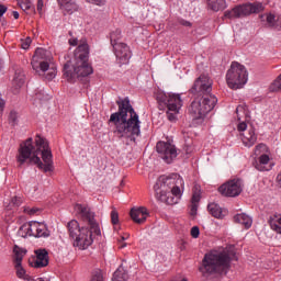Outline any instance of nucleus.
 <instances>
[{"label": "nucleus", "mask_w": 281, "mask_h": 281, "mask_svg": "<svg viewBox=\"0 0 281 281\" xmlns=\"http://www.w3.org/2000/svg\"><path fill=\"white\" fill-rule=\"evenodd\" d=\"M75 212L79 221L88 226L80 227L78 221L71 220L67 224L69 238L74 240V247H78L80 250L89 249L93 245V236H100L101 234L100 226L95 223V215L89 206L76 204Z\"/></svg>", "instance_id": "f257e3e1"}, {"label": "nucleus", "mask_w": 281, "mask_h": 281, "mask_svg": "<svg viewBox=\"0 0 281 281\" xmlns=\"http://www.w3.org/2000/svg\"><path fill=\"white\" fill-rule=\"evenodd\" d=\"M52 157V149H49L47 140L36 135L35 143L32 142V138H29L20 145L16 161L20 167L23 164H33L44 172H52L54 170Z\"/></svg>", "instance_id": "f03ea898"}, {"label": "nucleus", "mask_w": 281, "mask_h": 281, "mask_svg": "<svg viewBox=\"0 0 281 281\" xmlns=\"http://www.w3.org/2000/svg\"><path fill=\"white\" fill-rule=\"evenodd\" d=\"M119 111L112 113L109 122L114 124V133L117 137H125L126 139H135L139 137L142 133V122L139 121V115L131 105V100L128 98L121 99L116 101Z\"/></svg>", "instance_id": "7ed1b4c3"}, {"label": "nucleus", "mask_w": 281, "mask_h": 281, "mask_svg": "<svg viewBox=\"0 0 281 281\" xmlns=\"http://www.w3.org/2000/svg\"><path fill=\"white\" fill-rule=\"evenodd\" d=\"M191 93H199L202 98H195L190 106L189 114L192 120L200 122V124L205 120V115L210 113L215 106L218 99L212 94V79L207 75H201L191 88Z\"/></svg>", "instance_id": "20e7f679"}, {"label": "nucleus", "mask_w": 281, "mask_h": 281, "mask_svg": "<svg viewBox=\"0 0 281 281\" xmlns=\"http://www.w3.org/2000/svg\"><path fill=\"white\" fill-rule=\"evenodd\" d=\"M91 74H93V68L89 64V44L86 40H81L72 58L64 65V76L69 82H74L78 78H87Z\"/></svg>", "instance_id": "39448f33"}, {"label": "nucleus", "mask_w": 281, "mask_h": 281, "mask_svg": "<svg viewBox=\"0 0 281 281\" xmlns=\"http://www.w3.org/2000/svg\"><path fill=\"white\" fill-rule=\"evenodd\" d=\"M233 260H238L234 250H213L204 256L200 271L203 276H225Z\"/></svg>", "instance_id": "423d86ee"}, {"label": "nucleus", "mask_w": 281, "mask_h": 281, "mask_svg": "<svg viewBox=\"0 0 281 281\" xmlns=\"http://www.w3.org/2000/svg\"><path fill=\"white\" fill-rule=\"evenodd\" d=\"M184 181L179 173L160 176L154 186L156 199L167 205H176L181 199V188Z\"/></svg>", "instance_id": "0eeeda50"}, {"label": "nucleus", "mask_w": 281, "mask_h": 281, "mask_svg": "<svg viewBox=\"0 0 281 281\" xmlns=\"http://www.w3.org/2000/svg\"><path fill=\"white\" fill-rule=\"evenodd\" d=\"M155 99L157 100L159 106L167 108V119L169 122H177V115L183 106V100H181V94L177 93H166L161 90L156 91Z\"/></svg>", "instance_id": "6e6552de"}, {"label": "nucleus", "mask_w": 281, "mask_h": 281, "mask_svg": "<svg viewBox=\"0 0 281 281\" xmlns=\"http://www.w3.org/2000/svg\"><path fill=\"white\" fill-rule=\"evenodd\" d=\"M31 64L34 71L40 76H45L46 80H54L56 78V68H49V56H47V50L37 48Z\"/></svg>", "instance_id": "1a4fd4ad"}, {"label": "nucleus", "mask_w": 281, "mask_h": 281, "mask_svg": "<svg viewBox=\"0 0 281 281\" xmlns=\"http://www.w3.org/2000/svg\"><path fill=\"white\" fill-rule=\"evenodd\" d=\"M247 68L238 61H234L226 72V82L229 89H243L248 80Z\"/></svg>", "instance_id": "9d476101"}, {"label": "nucleus", "mask_w": 281, "mask_h": 281, "mask_svg": "<svg viewBox=\"0 0 281 281\" xmlns=\"http://www.w3.org/2000/svg\"><path fill=\"white\" fill-rule=\"evenodd\" d=\"M262 10H265V7L260 2L239 4L225 11L224 16L225 19H243V16H249V14H258Z\"/></svg>", "instance_id": "9b49d317"}, {"label": "nucleus", "mask_w": 281, "mask_h": 281, "mask_svg": "<svg viewBox=\"0 0 281 281\" xmlns=\"http://www.w3.org/2000/svg\"><path fill=\"white\" fill-rule=\"evenodd\" d=\"M21 232H25V236H34L35 238H47L49 231L44 223L29 222L20 227Z\"/></svg>", "instance_id": "f8f14e48"}, {"label": "nucleus", "mask_w": 281, "mask_h": 281, "mask_svg": "<svg viewBox=\"0 0 281 281\" xmlns=\"http://www.w3.org/2000/svg\"><path fill=\"white\" fill-rule=\"evenodd\" d=\"M156 150L159 157L162 158L166 164H172V161L177 159V147L170 142H158L156 145Z\"/></svg>", "instance_id": "ddd939ff"}, {"label": "nucleus", "mask_w": 281, "mask_h": 281, "mask_svg": "<svg viewBox=\"0 0 281 281\" xmlns=\"http://www.w3.org/2000/svg\"><path fill=\"white\" fill-rule=\"evenodd\" d=\"M27 254L26 249H23L15 245L13 247V265L15 269V273L20 280H30V277L25 273V269L23 268V258Z\"/></svg>", "instance_id": "4468645a"}, {"label": "nucleus", "mask_w": 281, "mask_h": 281, "mask_svg": "<svg viewBox=\"0 0 281 281\" xmlns=\"http://www.w3.org/2000/svg\"><path fill=\"white\" fill-rule=\"evenodd\" d=\"M218 192L223 194V196H238L240 192H243V180H229L218 188Z\"/></svg>", "instance_id": "2eb2a0df"}, {"label": "nucleus", "mask_w": 281, "mask_h": 281, "mask_svg": "<svg viewBox=\"0 0 281 281\" xmlns=\"http://www.w3.org/2000/svg\"><path fill=\"white\" fill-rule=\"evenodd\" d=\"M114 54L119 65H127L131 60V48L125 43L113 44Z\"/></svg>", "instance_id": "dca6fc26"}, {"label": "nucleus", "mask_w": 281, "mask_h": 281, "mask_svg": "<svg viewBox=\"0 0 281 281\" xmlns=\"http://www.w3.org/2000/svg\"><path fill=\"white\" fill-rule=\"evenodd\" d=\"M33 269H43L49 265V255L45 249H38L35 251V258L29 260Z\"/></svg>", "instance_id": "f3484780"}, {"label": "nucleus", "mask_w": 281, "mask_h": 281, "mask_svg": "<svg viewBox=\"0 0 281 281\" xmlns=\"http://www.w3.org/2000/svg\"><path fill=\"white\" fill-rule=\"evenodd\" d=\"M254 167L259 172H269L273 165H271V158L267 154H261L257 160L254 161Z\"/></svg>", "instance_id": "a211bd4d"}, {"label": "nucleus", "mask_w": 281, "mask_h": 281, "mask_svg": "<svg viewBox=\"0 0 281 281\" xmlns=\"http://www.w3.org/2000/svg\"><path fill=\"white\" fill-rule=\"evenodd\" d=\"M130 216L134 223L142 225V223H146V218H148V210L144 206L138 209H132L130 212Z\"/></svg>", "instance_id": "6ab92c4d"}, {"label": "nucleus", "mask_w": 281, "mask_h": 281, "mask_svg": "<svg viewBox=\"0 0 281 281\" xmlns=\"http://www.w3.org/2000/svg\"><path fill=\"white\" fill-rule=\"evenodd\" d=\"M25 85V74L22 68H16L12 80V92L19 93V89Z\"/></svg>", "instance_id": "aec40b11"}, {"label": "nucleus", "mask_w": 281, "mask_h": 281, "mask_svg": "<svg viewBox=\"0 0 281 281\" xmlns=\"http://www.w3.org/2000/svg\"><path fill=\"white\" fill-rule=\"evenodd\" d=\"M261 21H266L268 27H274V30H281V16L273 13H266L260 16Z\"/></svg>", "instance_id": "412c9836"}, {"label": "nucleus", "mask_w": 281, "mask_h": 281, "mask_svg": "<svg viewBox=\"0 0 281 281\" xmlns=\"http://www.w3.org/2000/svg\"><path fill=\"white\" fill-rule=\"evenodd\" d=\"M257 139L258 137L256 136V131L254 127L246 130V132L241 134V142L244 146H247L248 148H251V146L256 144Z\"/></svg>", "instance_id": "4be33fe9"}, {"label": "nucleus", "mask_w": 281, "mask_h": 281, "mask_svg": "<svg viewBox=\"0 0 281 281\" xmlns=\"http://www.w3.org/2000/svg\"><path fill=\"white\" fill-rule=\"evenodd\" d=\"M207 210L214 218H225L227 216V211L222 209L218 204L216 203H211L207 205Z\"/></svg>", "instance_id": "5701e85b"}, {"label": "nucleus", "mask_w": 281, "mask_h": 281, "mask_svg": "<svg viewBox=\"0 0 281 281\" xmlns=\"http://www.w3.org/2000/svg\"><path fill=\"white\" fill-rule=\"evenodd\" d=\"M234 223H238L239 225H243L245 229H249L254 224V220L245 213H239L234 216Z\"/></svg>", "instance_id": "b1692460"}, {"label": "nucleus", "mask_w": 281, "mask_h": 281, "mask_svg": "<svg viewBox=\"0 0 281 281\" xmlns=\"http://www.w3.org/2000/svg\"><path fill=\"white\" fill-rule=\"evenodd\" d=\"M209 10L213 12H220V10H225L227 8V1L225 0H206Z\"/></svg>", "instance_id": "393cba45"}, {"label": "nucleus", "mask_w": 281, "mask_h": 281, "mask_svg": "<svg viewBox=\"0 0 281 281\" xmlns=\"http://www.w3.org/2000/svg\"><path fill=\"white\" fill-rule=\"evenodd\" d=\"M60 8L66 10L67 12H76L78 10V4L76 0H57Z\"/></svg>", "instance_id": "a878e982"}, {"label": "nucleus", "mask_w": 281, "mask_h": 281, "mask_svg": "<svg viewBox=\"0 0 281 281\" xmlns=\"http://www.w3.org/2000/svg\"><path fill=\"white\" fill-rule=\"evenodd\" d=\"M270 228L277 234H281V215H273L269 220Z\"/></svg>", "instance_id": "bb28decb"}, {"label": "nucleus", "mask_w": 281, "mask_h": 281, "mask_svg": "<svg viewBox=\"0 0 281 281\" xmlns=\"http://www.w3.org/2000/svg\"><path fill=\"white\" fill-rule=\"evenodd\" d=\"M112 281H128V273L124 268H119L113 273Z\"/></svg>", "instance_id": "cd10ccee"}, {"label": "nucleus", "mask_w": 281, "mask_h": 281, "mask_svg": "<svg viewBox=\"0 0 281 281\" xmlns=\"http://www.w3.org/2000/svg\"><path fill=\"white\" fill-rule=\"evenodd\" d=\"M8 120L10 126H19V122H21V114L16 110H11Z\"/></svg>", "instance_id": "c85d7f7f"}, {"label": "nucleus", "mask_w": 281, "mask_h": 281, "mask_svg": "<svg viewBox=\"0 0 281 281\" xmlns=\"http://www.w3.org/2000/svg\"><path fill=\"white\" fill-rule=\"evenodd\" d=\"M272 93L281 91V74L277 77V79L269 87Z\"/></svg>", "instance_id": "c756f323"}, {"label": "nucleus", "mask_w": 281, "mask_h": 281, "mask_svg": "<svg viewBox=\"0 0 281 281\" xmlns=\"http://www.w3.org/2000/svg\"><path fill=\"white\" fill-rule=\"evenodd\" d=\"M201 201V186L195 184L193 187L192 203H199Z\"/></svg>", "instance_id": "7c9ffc66"}, {"label": "nucleus", "mask_w": 281, "mask_h": 281, "mask_svg": "<svg viewBox=\"0 0 281 281\" xmlns=\"http://www.w3.org/2000/svg\"><path fill=\"white\" fill-rule=\"evenodd\" d=\"M262 153H269V147L261 143L255 147V155L258 157L262 155Z\"/></svg>", "instance_id": "2f4dec72"}, {"label": "nucleus", "mask_w": 281, "mask_h": 281, "mask_svg": "<svg viewBox=\"0 0 281 281\" xmlns=\"http://www.w3.org/2000/svg\"><path fill=\"white\" fill-rule=\"evenodd\" d=\"M122 36V31L116 30L115 32H112L110 34V40H111V45L113 47V45H115V43H119V38Z\"/></svg>", "instance_id": "473e14b6"}, {"label": "nucleus", "mask_w": 281, "mask_h": 281, "mask_svg": "<svg viewBox=\"0 0 281 281\" xmlns=\"http://www.w3.org/2000/svg\"><path fill=\"white\" fill-rule=\"evenodd\" d=\"M90 281H104V277L102 276V271L101 270L94 271Z\"/></svg>", "instance_id": "72a5a7b5"}, {"label": "nucleus", "mask_w": 281, "mask_h": 281, "mask_svg": "<svg viewBox=\"0 0 281 281\" xmlns=\"http://www.w3.org/2000/svg\"><path fill=\"white\" fill-rule=\"evenodd\" d=\"M111 222H112V225H117V223H120V215L115 210H112L111 212Z\"/></svg>", "instance_id": "f704fd0d"}, {"label": "nucleus", "mask_w": 281, "mask_h": 281, "mask_svg": "<svg viewBox=\"0 0 281 281\" xmlns=\"http://www.w3.org/2000/svg\"><path fill=\"white\" fill-rule=\"evenodd\" d=\"M20 8H21L22 10H24V12L27 11V10H30V8H32V1H30V0H22V1L20 2Z\"/></svg>", "instance_id": "c9c22d12"}, {"label": "nucleus", "mask_w": 281, "mask_h": 281, "mask_svg": "<svg viewBox=\"0 0 281 281\" xmlns=\"http://www.w3.org/2000/svg\"><path fill=\"white\" fill-rule=\"evenodd\" d=\"M87 3H93V5H99L102 8V5H105L106 0H85Z\"/></svg>", "instance_id": "e433bc0d"}, {"label": "nucleus", "mask_w": 281, "mask_h": 281, "mask_svg": "<svg viewBox=\"0 0 281 281\" xmlns=\"http://www.w3.org/2000/svg\"><path fill=\"white\" fill-rule=\"evenodd\" d=\"M10 205H12L13 207H19V205H21V198L19 196L12 198Z\"/></svg>", "instance_id": "4c0bfd02"}, {"label": "nucleus", "mask_w": 281, "mask_h": 281, "mask_svg": "<svg viewBox=\"0 0 281 281\" xmlns=\"http://www.w3.org/2000/svg\"><path fill=\"white\" fill-rule=\"evenodd\" d=\"M200 234H201V231L199 229V226H193L191 228L192 238H198Z\"/></svg>", "instance_id": "58836bf2"}, {"label": "nucleus", "mask_w": 281, "mask_h": 281, "mask_svg": "<svg viewBox=\"0 0 281 281\" xmlns=\"http://www.w3.org/2000/svg\"><path fill=\"white\" fill-rule=\"evenodd\" d=\"M31 44H32V38L27 37L24 42H22L21 47L22 49H29Z\"/></svg>", "instance_id": "ea45409f"}, {"label": "nucleus", "mask_w": 281, "mask_h": 281, "mask_svg": "<svg viewBox=\"0 0 281 281\" xmlns=\"http://www.w3.org/2000/svg\"><path fill=\"white\" fill-rule=\"evenodd\" d=\"M37 12L43 14V0H37Z\"/></svg>", "instance_id": "a19ab883"}, {"label": "nucleus", "mask_w": 281, "mask_h": 281, "mask_svg": "<svg viewBox=\"0 0 281 281\" xmlns=\"http://www.w3.org/2000/svg\"><path fill=\"white\" fill-rule=\"evenodd\" d=\"M3 109H5V100H3L0 94V115L3 113Z\"/></svg>", "instance_id": "79ce46f5"}, {"label": "nucleus", "mask_w": 281, "mask_h": 281, "mask_svg": "<svg viewBox=\"0 0 281 281\" xmlns=\"http://www.w3.org/2000/svg\"><path fill=\"white\" fill-rule=\"evenodd\" d=\"M238 131L243 132V131H246L247 132V123L243 122V123H239L238 126H237Z\"/></svg>", "instance_id": "37998d69"}, {"label": "nucleus", "mask_w": 281, "mask_h": 281, "mask_svg": "<svg viewBox=\"0 0 281 281\" xmlns=\"http://www.w3.org/2000/svg\"><path fill=\"white\" fill-rule=\"evenodd\" d=\"M5 12H8V7L0 4V19Z\"/></svg>", "instance_id": "c03bdc74"}, {"label": "nucleus", "mask_w": 281, "mask_h": 281, "mask_svg": "<svg viewBox=\"0 0 281 281\" xmlns=\"http://www.w3.org/2000/svg\"><path fill=\"white\" fill-rule=\"evenodd\" d=\"M179 23H180V25H183L184 27H190L192 25V23H190L186 20H180Z\"/></svg>", "instance_id": "a18cd8bd"}, {"label": "nucleus", "mask_w": 281, "mask_h": 281, "mask_svg": "<svg viewBox=\"0 0 281 281\" xmlns=\"http://www.w3.org/2000/svg\"><path fill=\"white\" fill-rule=\"evenodd\" d=\"M69 45H71L72 47H76V45H78V38H70Z\"/></svg>", "instance_id": "49530a36"}, {"label": "nucleus", "mask_w": 281, "mask_h": 281, "mask_svg": "<svg viewBox=\"0 0 281 281\" xmlns=\"http://www.w3.org/2000/svg\"><path fill=\"white\" fill-rule=\"evenodd\" d=\"M38 209H31L30 211H29V214L31 215V216H34L35 214H38Z\"/></svg>", "instance_id": "de8ad7c7"}, {"label": "nucleus", "mask_w": 281, "mask_h": 281, "mask_svg": "<svg viewBox=\"0 0 281 281\" xmlns=\"http://www.w3.org/2000/svg\"><path fill=\"white\" fill-rule=\"evenodd\" d=\"M277 183L281 188V172L277 176Z\"/></svg>", "instance_id": "09e8293b"}, {"label": "nucleus", "mask_w": 281, "mask_h": 281, "mask_svg": "<svg viewBox=\"0 0 281 281\" xmlns=\"http://www.w3.org/2000/svg\"><path fill=\"white\" fill-rule=\"evenodd\" d=\"M191 211H192V214L196 212V203H192Z\"/></svg>", "instance_id": "8fccbe9b"}, {"label": "nucleus", "mask_w": 281, "mask_h": 281, "mask_svg": "<svg viewBox=\"0 0 281 281\" xmlns=\"http://www.w3.org/2000/svg\"><path fill=\"white\" fill-rule=\"evenodd\" d=\"M12 16H13V19H19V12L18 11H13L12 12Z\"/></svg>", "instance_id": "3c124183"}, {"label": "nucleus", "mask_w": 281, "mask_h": 281, "mask_svg": "<svg viewBox=\"0 0 281 281\" xmlns=\"http://www.w3.org/2000/svg\"><path fill=\"white\" fill-rule=\"evenodd\" d=\"M238 111H243V106H237V109H236V113H238Z\"/></svg>", "instance_id": "603ef678"}, {"label": "nucleus", "mask_w": 281, "mask_h": 281, "mask_svg": "<svg viewBox=\"0 0 281 281\" xmlns=\"http://www.w3.org/2000/svg\"><path fill=\"white\" fill-rule=\"evenodd\" d=\"M36 98H38L40 100H43V98H41V92L36 93Z\"/></svg>", "instance_id": "864d4df0"}, {"label": "nucleus", "mask_w": 281, "mask_h": 281, "mask_svg": "<svg viewBox=\"0 0 281 281\" xmlns=\"http://www.w3.org/2000/svg\"><path fill=\"white\" fill-rule=\"evenodd\" d=\"M124 247H126V244H122V245L120 246L121 249H124Z\"/></svg>", "instance_id": "5fc2aeb1"}]
</instances>
